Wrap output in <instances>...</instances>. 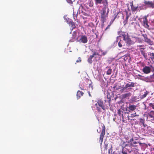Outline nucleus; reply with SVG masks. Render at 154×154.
<instances>
[{
	"mask_svg": "<svg viewBox=\"0 0 154 154\" xmlns=\"http://www.w3.org/2000/svg\"><path fill=\"white\" fill-rule=\"evenodd\" d=\"M145 81H146L147 82H151V81L149 80V81H148V80H147V78H145Z\"/></svg>",
	"mask_w": 154,
	"mask_h": 154,
	"instance_id": "nucleus-40",
	"label": "nucleus"
},
{
	"mask_svg": "<svg viewBox=\"0 0 154 154\" xmlns=\"http://www.w3.org/2000/svg\"><path fill=\"white\" fill-rule=\"evenodd\" d=\"M124 45V43L123 41L120 40V41L118 43L119 46V47L121 48L122 46V45Z\"/></svg>",
	"mask_w": 154,
	"mask_h": 154,
	"instance_id": "nucleus-24",
	"label": "nucleus"
},
{
	"mask_svg": "<svg viewBox=\"0 0 154 154\" xmlns=\"http://www.w3.org/2000/svg\"><path fill=\"white\" fill-rule=\"evenodd\" d=\"M114 21V20H112L110 22V23L109 24L110 25H111L113 23Z\"/></svg>",
	"mask_w": 154,
	"mask_h": 154,
	"instance_id": "nucleus-38",
	"label": "nucleus"
},
{
	"mask_svg": "<svg viewBox=\"0 0 154 154\" xmlns=\"http://www.w3.org/2000/svg\"><path fill=\"white\" fill-rule=\"evenodd\" d=\"M110 26L111 25H110L109 24L106 27V28L105 30H106L108 29L109 28Z\"/></svg>",
	"mask_w": 154,
	"mask_h": 154,
	"instance_id": "nucleus-37",
	"label": "nucleus"
},
{
	"mask_svg": "<svg viewBox=\"0 0 154 154\" xmlns=\"http://www.w3.org/2000/svg\"><path fill=\"white\" fill-rule=\"evenodd\" d=\"M125 11L126 12V16L125 20L123 22L124 25H125L127 23L128 19L131 15V13L128 14V12L126 11Z\"/></svg>",
	"mask_w": 154,
	"mask_h": 154,
	"instance_id": "nucleus-10",
	"label": "nucleus"
},
{
	"mask_svg": "<svg viewBox=\"0 0 154 154\" xmlns=\"http://www.w3.org/2000/svg\"><path fill=\"white\" fill-rule=\"evenodd\" d=\"M89 88H90L91 90H92L93 89V85L92 84H90L89 85Z\"/></svg>",
	"mask_w": 154,
	"mask_h": 154,
	"instance_id": "nucleus-30",
	"label": "nucleus"
},
{
	"mask_svg": "<svg viewBox=\"0 0 154 154\" xmlns=\"http://www.w3.org/2000/svg\"><path fill=\"white\" fill-rule=\"evenodd\" d=\"M145 42H146L149 45H152L153 44V42L151 41L150 39L145 37Z\"/></svg>",
	"mask_w": 154,
	"mask_h": 154,
	"instance_id": "nucleus-20",
	"label": "nucleus"
},
{
	"mask_svg": "<svg viewBox=\"0 0 154 154\" xmlns=\"http://www.w3.org/2000/svg\"><path fill=\"white\" fill-rule=\"evenodd\" d=\"M147 5L148 7L154 8V3L152 2H146L145 1V6Z\"/></svg>",
	"mask_w": 154,
	"mask_h": 154,
	"instance_id": "nucleus-9",
	"label": "nucleus"
},
{
	"mask_svg": "<svg viewBox=\"0 0 154 154\" xmlns=\"http://www.w3.org/2000/svg\"><path fill=\"white\" fill-rule=\"evenodd\" d=\"M136 113H135L134 114H131V116H131L132 117L135 116H136Z\"/></svg>",
	"mask_w": 154,
	"mask_h": 154,
	"instance_id": "nucleus-41",
	"label": "nucleus"
},
{
	"mask_svg": "<svg viewBox=\"0 0 154 154\" xmlns=\"http://www.w3.org/2000/svg\"><path fill=\"white\" fill-rule=\"evenodd\" d=\"M122 113H123V112L120 109H119L118 110L117 112L118 114L120 116H121V115L122 116V121L123 122H127L125 121L126 120L124 119L123 114H122Z\"/></svg>",
	"mask_w": 154,
	"mask_h": 154,
	"instance_id": "nucleus-17",
	"label": "nucleus"
},
{
	"mask_svg": "<svg viewBox=\"0 0 154 154\" xmlns=\"http://www.w3.org/2000/svg\"><path fill=\"white\" fill-rule=\"evenodd\" d=\"M79 41L80 42H82L83 43H87L88 41L87 38L85 35H82Z\"/></svg>",
	"mask_w": 154,
	"mask_h": 154,
	"instance_id": "nucleus-7",
	"label": "nucleus"
},
{
	"mask_svg": "<svg viewBox=\"0 0 154 154\" xmlns=\"http://www.w3.org/2000/svg\"><path fill=\"white\" fill-rule=\"evenodd\" d=\"M118 34L119 35V37H122L127 44H130L131 40L128 33L121 30L118 32Z\"/></svg>",
	"mask_w": 154,
	"mask_h": 154,
	"instance_id": "nucleus-1",
	"label": "nucleus"
},
{
	"mask_svg": "<svg viewBox=\"0 0 154 154\" xmlns=\"http://www.w3.org/2000/svg\"><path fill=\"white\" fill-rule=\"evenodd\" d=\"M81 90H83V89H82V88H81Z\"/></svg>",
	"mask_w": 154,
	"mask_h": 154,
	"instance_id": "nucleus-54",
	"label": "nucleus"
},
{
	"mask_svg": "<svg viewBox=\"0 0 154 154\" xmlns=\"http://www.w3.org/2000/svg\"><path fill=\"white\" fill-rule=\"evenodd\" d=\"M147 146V145H146L145 144V146Z\"/></svg>",
	"mask_w": 154,
	"mask_h": 154,
	"instance_id": "nucleus-55",
	"label": "nucleus"
},
{
	"mask_svg": "<svg viewBox=\"0 0 154 154\" xmlns=\"http://www.w3.org/2000/svg\"><path fill=\"white\" fill-rule=\"evenodd\" d=\"M97 55H99L97 52H94L92 55L90 56L89 57L88 59V62L89 63H92V59L94 56Z\"/></svg>",
	"mask_w": 154,
	"mask_h": 154,
	"instance_id": "nucleus-11",
	"label": "nucleus"
},
{
	"mask_svg": "<svg viewBox=\"0 0 154 154\" xmlns=\"http://www.w3.org/2000/svg\"><path fill=\"white\" fill-rule=\"evenodd\" d=\"M84 94V93L80 91H78L77 93V98H79L81 97Z\"/></svg>",
	"mask_w": 154,
	"mask_h": 154,
	"instance_id": "nucleus-18",
	"label": "nucleus"
},
{
	"mask_svg": "<svg viewBox=\"0 0 154 154\" xmlns=\"http://www.w3.org/2000/svg\"><path fill=\"white\" fill-rule=\"evenodd\" d=\"M142 70H143V72H144V70H145L144 68H143V69H142Z\"/></svg>",
	"mask_w": 154,
	"mask_h": 154,
	"instance_id": "nucleus-46",
	"label": "nucleus"
},
{
	"mask_svg": "<svg viewBox=\"0 0 154 154\" xmlns=\"http://www.w3.org/2000/svg\"><path fill=\"white\" fill-rule=\"evenodd\" d=\"M101 3L103 4L104 6L103 8H108V0H103Z\"/></svg>",
	"mask_w": 154,
	"mask_h": 154,
	"instance_id": "nucleus-12",
	"label": "nucleus"
},
{
	"mask_svg": "<svg viewBox=\"0 0 154 154\" xmlns=\"http://www.w3.org/2000/svg\"><path fill=\"white\" fill-rule=\"evenodd\" d=\"M82 61V60H81V57H79L78 58V59L76 60V63H79V62H81Z\"/></svg>",
	"mask_w": 154,
	"mask_h": 154,
	"instance_id": "nucleus-32",
	"label": "nucleus"
},
{
	"mask_svg": "<svg viewBox=\"0 0 154 154\" xmlns=\"http://www.w3.org/2000/svg\"><path fill=\"white\" fill-rule=\"evenodd\" d=\"M77 14H73V17L74 19L75 20H76L77 19Z\"/></svg>",
	"mask_w": 154,
	"mask_h": 154,
	"instance_id": "nucleus-31",
	"label": "nucleus"
},
{
	"mask_svg": "<svg viewBox=\"0 0 154 154\" xmlns=\"http://www.w3.org/2000/svg\"><path fill=\"white\" fill-rule=\"evenodd\" d=\"M88 94H89V95L90 97H91V96L90 94V91H88Z\"/></svg>",
	"mask_w": 154,
	"mask_h": 154,
	"instance_id": "nucleus-43",
	"label": "nucleus"
},
{
	"mask_svg": "<svg viewBox=\"0 0 154 154\" xmlns=\"http://www.w3.org/2000/svg\"><path fill=\"white\" fill-rule=\"evenodd\" d=\"M70 24H71V26L72 27V29H74L76 28V26L75 25V23L72 21L70 22Z\"/></svg>",
	"mask_w": 154,
	"mask_h": 154,
	"instance_id": "nucleus-26",
	"label": "nucleus"
},
{
	"mask_svg": "<svg viewBox=\"0 0 154 154\" xmlns=\"http://www.w3.org/2000/svg\"><path fill=\"white\" fill-rule=\"evenodd\" d=\"M107 147H108V144H104V152L103 153V151H102V154H105L107 153Z\"/></svg>",
	"mask_w": 154,
	"mask_h": 154,
	"instance_id": "nucleus-19",
	"label": "nucleus"
},
{
	"mask_svg": "<svg viewBox=\"0 0 154 154\" xmlns=\"http://www.w3.org/2000/svg\"><path fill=\"white\" fill-rule=\"evenodd\" d=\"M127 118H128V120H129V117L128 116Z\"/></svg>",
	"mask_w": 154,
	"mask_h": 154,
	"instance_id": "nucleus-48",
	"label": "nucleus"
},
{
	"mask_svg": "<svg viewBox=\"0 0 154 154\" xmlns=\"http://www.w3.org/2000/svg\"><path fill=\"white\" fill-rule=\"evenodd\" d=\"M131 150L130 151L129 149L125 148H123L122 150V154H128V152L130 153Z\"/></svg>",
	"mask_w": 154,
	"mask_h": 154,
	"instance_id": "nucleus-16",
	"label": "nucleus"
},
{
	"mask_svg": "<svg viewBox=\"0 0 154 154\" xmlns=\"http://www.w3.org/2000/svg\"><path fill=\"white\" fill-rule=\"evenodd\" d=\"M148 92L147 91H146V92H145V97H146V96Z\"/></svg>",
	"mask_w": 154,
	"mask_h": 154,
	"instance_id": "nucleus-44",
	"label": "nucleus"
},
{
	"mask_svg": "<svg viewBox=\"0 0 154 154\" xmlns=\"http://www.w3.org/2000/svg\"><path fill=\"white\" fill-rule=\"evenodd\" d=\"M142 24L143 25H144V20H143V22L142 23Z\"/></svg>",
	"mask_w": 154,
	"mask_h": 154,
	"instance_id": "nucleus-45",
	"label": "nucleus"
},
{
	"mask_svg": "<svg viewBox=\"0 0 154 154\" xmlns=\"http://www.w3.org/2000/svg\"><path fill=\"white\" fill-rule=\"evenodd\" d=\"M91 6H93V4H91Z\"/></svg>",
	"mask_w": 154,
	"mask_h": 154,
	"instance_id": "nucleus-51",
	"label": "nucleus"
},
{
	"mask_svg": "<svg viewBox=\"0 0 154 154\" xmlns=\"http://www.w3.org/2000/svg\"><path fill=\"white\" fill-rule=\"evenodd\" d=\"M129 84L130 87H134V82H131Z\"/></svg>",
	"mask_w": 154,
	"mask_h": 154,
	"instance_id": "nucleus-35",
	"label": "nucleus"
},
{
	"mask_svg": "<svg viewBox=\"0 0 154 154\" xmlns=\"http://www.w3.org/2000/svg\"><path fill=\"white\" fill-rule=\"evenodd\" d=\"M112 69H111L110 68L107 71V72H106V74L108 75L111 74L112 73Z\"/></svg>",
	"mask_w": 154,
	"mask_h": 154,
	"instance_id": "nucleus-28",
	"label": "nucleus"
},
{
	"mask_svg": "<svg viewBox=\"0 0 154 154\" xmlns=\"http://www.w3.org/2000/svg\"><path fill=\"white\" fill-rule=\"evenodd\" d=\"M119 13L118 12H116L114 13V15L112 16L113 18V20H114L117 18V16L118 14Z\"/></svg>",
	"mask_w": 154,
	"mask_h": 154,
	"instance_id": "nucleus-25",
	"label": "nucleus"
},
{
	"mask_svg": "<svg viewBox=\"0 0 154 154\" xmlns=\"http://www.w3.org/2000/svg\"><path fill=\"white\" fill-rule=\"evenodd\" d=\"M153 119H154V118Z\"/></svg>",
	"mask_w": 154,
	"mask_h": 154,
	"instance_id": "nucleus-56",
	"label": "nucleus"
},
{
	"mask_svg": "<svg viewBox=\"0 0 154 154\" xmlns=\"http://www.w3.org/2000/svg\"><path fill=\"white\" fill-rule=\"evenodd\" d=\"M130 95L131 93H130L125 94L122 95V97L123 98H125L126 97L130 96Z\"/></svg>",
	"mask_w": 154,
	"mask_h": 154,
	"instance_id": "nucleus-22",
	"label": "nucleus"
},
{
	"mask_svg": "<svg viewBox=\"0 0 154 154\" xmlns=\"http://www.w3.org/2000/svg\"><path fill=\"white\" fill-rule=\"evenodd\" d=\"M145 116L146 117V120H149L151 119L154 118V111H151L149 112H145Z\"/></svg>",
	"mask_w": 154,
	"mask_h": 154,
	"instance_id": "nucleus-4",
	"label": "nucleus"
},
{
	"mask_svg": "<svg viewBox=\"0 0 154 154\" xmlns=\"http://www.w3.org/2000/svg\"><path fill=\"white\" fill-rule=\"evenodd\" d=\"M123 59L125 61H128V62H129L131 60V57L130 56V54H125L124 56Z\"/></svg>",
	"mask_w": 154,
	"mask_h": 154,
	"instance_id": "nucleus-15",
	"label": "nucleus"
},
{
	"mask_svg": "<svg viewBox=\"0 0 154 154\" xmlns=\"http://www.w3.org/2000/svg\"><path fill=\"white\" fill-rule=\"evenodd\" d=\"M130 137V140H129V137H128L127 138H126V140H128L127 142L128 143H129L130 142H132L133 141L134 139L133 137V136L132 135H131V136H129V137Z\"/></svg>",
	"mask_w": 154,
	"mask_h": 154,
	"instance_id": "nucleus-21",
	"label": "nucleus"
},
{
	"mask_svg": "<svg viewBox=\"0 0 154 154\" xmlns=\"http://www.w3.org/2000/svg\"><path fill=\"white\" fill-rule=\"evenodd\" d=\"M150 55L152 57H154V54L153 53H151L150 54Z\"/></svg>",
	"mask_w": 154,
	"mask_h": 154,
	"instance_id": "nucleus-39",
	"label": "nucleus"
},
{
	"mask_svg": "<svg viewBox=\"0 0 154 154\" xmlns=\"http://www.w3.org/2000/svg\"><path fill=\"white\" fill-rule=\"evenodd\" d=\"M95 106L96 107L97 110L99 112H101L100 107L103 110L105 109L103 101L101 100H98L97 102V103L95 104Z\"/></svg>",
	"mask_w": 154,
	"mask_h": 154,
	"instance_id": "nucleus-3",
	"label": "nucleus"
},
{
	"mask_svg": "<svg viewBox=\"0 0 154 154\" xmlns=\"http://www.w3.org/2000/svg\"><path fill=\"white\" fill-rule=\"evenodd\" d=\"M106 9L105 8H103L100 11V18L101 22L104 23L108 17L109 12V9L108 8L107 12L106 11Z\"/></svg>",
	"mask_w": 154,
	"mask_h": 154,
	"instance_id": "nucleus-2",
	"label": "nucleus"
},
{
	"mask_svg": "<svg viewBox=\"0 0 154 154\" xmlns=\"http://www.w3.org/2000/svg\"><path fill=\"white\" fill-rule=\"evenodd\" d=\"M133 143H134V144H136L137 143V142H136V141H135V142H133Z\"/></svg>",
	"mask_w": 154,
	"mask_h": 154,
	"instance_id": "nucleus-47",
	"label": "nucleus"
},
{
	"mask_svg": "<svg viewBox=\"0 0 154 154\" xmlns=\"http://www.w3.org/2000/svg\"><path fill=\"white\" fill-rule=\"evenodd\" d=\"M130 5L131 6V10L132 11H135L138 8L137 6H134L133 5V1L130 2Z\"/></svg>",
	"mask_w": 154,
	"mask_h": 154,
	"instance_id": "nucleus-13",
	"label": "nucleus"
},
{
	"mask_svg": "<svg viewBox=\"0 0 154 154\" xmlns=\"http://www.w3.org/2000/svg\"><path fill=\"white\" fill-rule=\"evenodd\" d=\"M143 126H144V122L143 123Z\"/></svg>",
	"mask_w": 154,
	"mask_h": 154,
	"instance_id": "nucleus-49",
	"label": "nucleus"
},
{
	"mask_svg": "<svg viewBox=\"0 0 154 154\" xmlns=\"http://www.w3.org/2000/svg\"><path fill=\"white\" fill-rule=\"evenodd\" d=\"M102 131L101 132L100 137V141L101 144L103 142V138L104 137V135L105 134V125H103V126H102Z\"/></svg>",
	"mask_w": 154,
	"mask_h": 154,
	"instance_id": "nucleus-5",
	"label": "nucleus"
},
{
	"mask_svg": "<svg viewBox=\"0 0 154 154\" xmlns=\"http://www.w3.org/2000/svg\"><path fill=\"white\" fill-rule=\"evenodd\" d=\"M125 142H124L123 143V148H125V147L126 146H128V144H125Z\"/></svg>",
	"mask_w": 154,
	"mask_h": 154,
	"instance_id": "nucleus-36",
	"label": "nucleus"
},
{
	"mask_svg": "<svg viewBox=\"0 0 154 154\" xmlns=\"http://www.w3.org/2000/svg\"><path fill=\"white\" fill-rule=\"evenodd\" d=\"M136 106L135 105L129 104L128 107L127 108L126 111L128 112L133 111L136 109Z\"/></svg>",
	"mask_w": 154,
	"mask_h": 154,
	"instance_id": "nucleus-6",
	"label": "nucleus"
},
{
	"mask_svg": "<svg viewBox=\"0 0 154 154\" xmlns=\"http://www.w3.org/2000/svg\"><path fill=\"white\" fill-rule=\"evenodd\" d=\"M95 4L96 5L101 4L103 1V0H94Z\"/></svg>",
	"mask_w": 154,
	"mask_h": 154,
	"instance_id": "nucleus-23",
	"label": "nucleus"
},
{
	"mask_svg": "<svg viewBox=\"0 0 154 154\" xmlns=\"http://www.w3.org/2000/svg\"><path fill=\"white\" fill-rule=\"evenodd\" d=\"M150 68H145V73H148L150 72Z\"/></svg>",
	"mask_w": 154,
	"mask_h": 154,
	"instance_id": "nucleus-29",
	"label": "nucleus"
},
{
	"mask_svg": "<svg viewBox=\"0 0 154 154\" xmlns=\"http://www.w3.org/2000/svg\"><path fill=\"white\" fill-rule=\"evenodd\" d=\"M146 18L145 17V24H146V28H147L149 29V28H148L149 27V26L148 25V24L147 23H146ZM145 27H146L145 26Z\"/></svg>",
	"mask_w": 154,
	"mask_h": 154,
	"instance_id": "nucleus-33",
	"label": "nucleus"
},
{
	"mask_svg": "<svg viewBox=\"0 0 154 154\" xmlns=\"http://www.w3.org/2000/svg\"><path fill=\"white\" fill-rule=\"evenodd\" d=\"M149 105L150 106L152 107V108L154 109V105H153L152 103H149Z\"/></svg>",
	"mask_w": 154,
	"mask_h": 154,
	"instance_id": "nucleus-34",
	"label": "nucleus"
},
{
	"mask_svg": "<svg viewBox=\"0 0 154 154\" xmlns=\"http://www.w3.org/2000/svg\"><path fill=\"white\" fill-rule=\"evenodd\" d=\"M139 50L143 56L144 57V47L143 45H139Z\"/></svg>",
	"mask_w": 154,
	"mask_h": 154,
	"instance_id": "nucleus-14",
	"label": "nucleus"
},
{
	"mask_svg": "<svg viewBox=\"0 0 154 154\" xmlns=\"http://www.w3.org/2000/svg\"><path fill=\"white\" fill-rule=\"evenodd\" d=\"M78 39V37L77 35V32L76 31H74L72 32V41L74 42L75 40Z\"/></svg>",
	"mask_w": 154,
	"mask_h": 154,
	"instance_id": "nucleus-8",
	"label": "nucleus"
},
{
	"mask_svg": "<svg viewBox=\"0 0 154 154\" xmlns=\"http://www.w3.org/2000/svg\"><path fill=\"white\" fill-rule=\"evenodd\" d=\"M129 87H130L129 84L128 83L126 84L125 85V86L122 89V90L124 91L125 90L127 89V88Z\"/></svg>",
	"mask_w": 154,
	"mask_h": 154,
	"instance_id": "nucleus-27",
	"label": "nucleus"
},
{
	"mask_svg": "<svg viewBox=\"0 0 154 154\" xmlns=\"http://www.w3.org/2000/svg\"><path fill=\"white\" fill-rule=\"evenodd\" d=\"M112 64H114V63L113 62H112Z\"/></svg>",
	"mask_w": 154,
	"mask_h": 154,
	"instance_id": "nucleus-53",
	"label": "nucleus"
},
{
	"mask_svg": "<svg viewBox=\"0 0 154 154\" xmlns=\"http://www.w3.org/2000/svg\"><path fill=\"white\" fill-rule=\"evenodd\" d=\"M153 141H154V140H153Z\"/></svg>",
	"mask_w": 154,
	"mask_h": 154,
	"instance_id": "nucleus-57",
	"label": "nucleus"
},
{
	"mask_svg": "<svg viewBox=\"0 0 154 154\" xmlns=\"http://www.w3.org/2000/svg\"><path fill=\"white\" fill-rule=\"evenodd\" d=\"M152 133L153 134H154V131H153Z\"/></svg>",
	"mask_w": 154,
	"mask_h": 154,
	"instance_id": "nucleus-50",
	"label": "nucleus"
},
{
	"mask_svg": "<svg viewBox=\"0 0 154 154\" xmlns=\"http://www.w3.org/2000/svg\"><path fill=\"white\" fill-rule=\"evenodd\" d=\"M91 25H93V24L92 23L89 24V26H91Z\"/></svg>",
	"mask_w": 154,
	"mask_h": 154,
	"instance_id": "nucleus-42",
	"label": "nucleus"
},
{
	"mask_svg": "<svg viewBox=\"0 0 154 154\" xmlns=\"http://www.w3.org/2000/svg\"><path fill=\"white\" fill-rule=\"evenodd\" d=\"M146 67H149V66H145V68H146Z\"/></svg>",
	"mask_w": 154,
	"mask_h": 154,
	"instance_id": "nucleus-52",
	"label": "nucleus"
}]
</instances>
